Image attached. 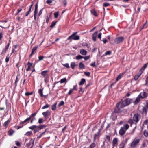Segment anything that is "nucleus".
Listing matches in <instances>:
<instances>
[{"mask_svg":"<svg viewBox=\"0 0 148 148\" xmlns=\"http://www.w3.org/2000/svg\"><path fill=\"white\" fill-rule=\"evenodd\" d=\"M123 74L122 73H121L119 74L118 75L117 77H116V82H117L119 81L121 78L123 77Z\"/></svg>","mask_w":148,"mask_h":148,"instance_id":"33","label":"nucleus"},{"mask_svg":"<svg viewBox=\"0 0 148 148\" xmlns=\"http://www.w3.org/2000/svg\"><path fill=\"white\" fill-rule=\"evenodd\" d=\"M140 140L139 139L134 140L131 143L130 146L132 148H135L139 143Z\"/></svg>","mask_w":148,"mask_h":148,"instance_id":"6","label":"nucleus"},{"mask_svg":"<svg viewBox=\"0 0 148 148\" xmlns=\"http://www.w3.org/2000/svg\"><path fill=\"white\" fill-rule=\"evenodd\" d=\"M79 67L80 69H84L85 68L84 64L81 62L79 63Z\"/></svg>","mask_w":148,"mask_h":148,"instance_id":"34","label":"nucleus"},{"mask_svg":"<svg viewBox=\"0 0 148 148\" xmlns=\"http://www.w3.org/2000/svg\"><path fill=\"white\" fill-rule=\"evenodd\" d=\"M33 116V115H30L29 117H28L27 118L25 119L24 121H21L20 123V124H24L25 123H29V121L31 120V119H32V116Z\"/></svg>","mask_w":148,"mask_h":148,"instance_id":"8","label":"nucleus"},{"mask_svg":"<svg viewBox=\"0 0 148 148\" xmlns=\"http://www.w3.org/2000/svg\"><path fill=\"white\" fill-rule=\"evenodd\" d=\"M147 109H148V102H147L146 103L145 107H143L142 109V113L145 114V115H147Z\"/></svg>","mask_w":148,"mask_h":148,"instance_id":"11","label":"nucleus"},{"mask_svg":"<svg viewBox=\"0 0 148 148\" xmlns=\"http://www.w3.org/2000/svg\"><path fill=\"white\" fill-rule=\"evenodd\" d=\"M11 42V41L10 40H9V41L8 43L7 44V45L5 46V48H4L1 53V54H4L8 50L9 45H10V43Z\"/></svg>","mask_w":148,"mask_h":148,"instance_id":"10","label":"nucleus"},{"mask_svg":"<svg viewBox=\"0 0 148 148\" xmlns=\"http://www.w3.org/2000/svg\"><path fill=\"white\" fill-rule=\"evenodd\" d=\"M57 22V21H52L51 23V24L50 26V27L51 28H53V27L56 25Z\"/></svg>","mask_w":148,"mask_h":148,"instance_id":"39","label":"nucleus"},{"mask_svg":"<svg viewBox=\"0 0 148 148\" xmlns=\"http://www.w3.org/2000/svg\"><path fill=\"white\" fill-rule=\"evenodd\" d=\"M33 94V92H27L25 93V95L26 96H29V95H32Z\"/></svg>","mask_w":148,"mask_h":148,"instance_id":"62","label":"nucleus"},{"mask_svg":"<svg viewBox=\"0 0 148 148\" xmlns=\"http://www.w3.org/2000/svg\"><path fill=\"white\" fill-rule=\"evenodd\" d=\"M83 58V56L80 55H78L76 57V59L77 60H80Z\"/></svg>","mask_w":148,"mask_h":148,"instance_id":"43","label":"nucleus"},{"mask_svg":"<svg viewBox=\"0 0 148 148\" xmlns=\"http://www.w3.org/2000/svg\"><path fill=\"white\" fill-rule=\"evenodd\" d=\"M45 121V120H43V119L40 118H39L38 119V123L40 124H41L42 123Z\"/></svg>","mask_w":148,"mask_h":148,"instance_id":"42","label":"nucleus"},{"mask_svg":"<svg viewBox=\"0 0 148 148\" xmlns=\"http://www.w3.org/2000/svg\"><path fill=\"white\" fill-rule=\"evenodd\" d=\"M145 83L144 84L145 86H148V76L146 78V80L145 81Z\"/></svg>","mask_w":148,"mask_h":148,"instance_id":"48","label":"nucleus"},{"mask_svg":"<svg viewBox=\"0 0 148 148\" xmlns=\"http://www.w3.org/2000/svg\"><path fill=\"white\" fill-rule=\"evenodd\" d=\"M50 106L48 104H46L45 106L42 107V109H45L49 107Z\"/></svg>","mask_w":148,"mask_h":148,"instance_id":"49","label":"nucleus"},{"mask_svg":"<svg viewBox=\"0 0 148 148\" xmlns=\"http://www.w3.org/2000/svg\"><path fill=\"white\" fill-rule=\"evenodd\" d=\"M20 76V74H18L16 76V80L14 83L15 87H16L17 85V83L19 81V79L18 78V76Z\"/></svg>","mask_w":148,"mask_h":148,"instance_id":"30","label":"nucleus"},{"mask_svg":"<svg viewBox=\"0 0 148 148\" xmlns=\"http://www.w3.org/2000/svg\"><path fill=\"white\" fill-rule=\"evenodd\" d=\"M14 132V130L12 129H11L8 131V135L10 136H11L13 134Z\"/></svg>","mask_w":148,"mask_h":148,"instance_id":"37","label":"nucleus"},{"mask_svg":"<svg viewBox=\"0 0 148 148\" xmlns=\"http://www.w3.org/2000/svg\"><path fill=\"white\" fill-rule=\"evenodd\" d=\"M84 74L86 75L87 76L89 77L90 76V72H84Z\"/></svg>","mask_w":148,"mask_h":148,"instance_id":"54","label":"nucleus"},{"mask_svg":"<svg viewBox=\"0 0 148 148\" xmlns=\"http://www.w3.org/2000/svg\"><path fill=\"white\" fill-rule=\"evenodd\" d=\"M38 93L40 94L41 97H45V96L43 94V89H40L38 91Z\"/></svg>","mask_w":148,"mask_h":148,"instance_id":"25","label":"nucleus"},{"mask_svg":"<svg viewBox=\"0 0 148 148\" xmlns=\"http://www.w3.org/2000/svg\"><path fill=\"white\" fill-rule=\"evenodd\" d=\"M46 126L45 125H40L39 126H37V129L38 130H40L43 128H45Z\"/></svg>","mask_w":148,"mask_h":148,"instance_id":"29","label":"nucleus"},{"mask_svg":"<svg viewBox=\"0 0 148 148\" xmlns=\"http://www.w3.org/2000/svg\"><path fill=\"white\" fill-rule=\"evenodd\" d=\"M142 74L141 73H139V72L137 74L135 75L134 76V80L135 81L137 80L139 78L140 76Z\"/></svg>","mask_w":148,"mask_h":148,"instance_id":"21","label":"nucleus"},{"mask_svg":"<svg viewBox=\"0 0 148 148\" xmlns=\"http://www.w3.org/2000/svg\"><path fill=\"white\" fill-rule=\"evenodd\" d=\"M64 101H62L59 103L58 104V106H63L64 104Z\"/></svg>","mask_w":148,"mask_h":148,"instance_id":"61","label":"nucleus"},{"mask_svg":"<svg viewBox=\"0 0 148 148\" xmlns=\"http://www.w3.org/2000/svg\"><path fill=\"white\" fill-rule=\"evenodd\" d=\"M38 47V46L37 45H36L33 47L31 53L29 56V58H31L32 57V56L34 54V53L37 49Z\"/></svg>","mask_w":148,"mask_h":148,"instance_id":"18","label":"nucleus"},{"mask_svg":"<svg viewBox=\"0 0 148 148\" xmlns=\"http://www.w3.org/2000/svg\"><path fill=\"white\" fill-rule=\"evenodd\" d=\"M11 121V119H9L7 121H5L3 123V125L4 127H7V126L8 125Z\"/></svg>","mask_w":148,"mask_h":148,"instance_id":"24","label":"nucleus"},{"mask_svg":"<svg viewBox=\"0 0 148 148\" xmlns=\"http://www.w3.org/2000/svg\"><path fill=\"white\" fill-rule=\"evenodd\" d=\"M77 85H74L73 86V88L72 89H70L69 90V92L68 93V94H67L68 95H71L74 90L76 91V90H77Z\"/></svg>","mask_w":148,"mask_h":148,"instance_id":"12","label":"nucleus"},{"mask_svg":"<svg viewBox=\"0 0 148 148\" xmlns=\"http://www.w3.org/2000/svg\"><path fill=\"white\" fill-rule=\"evenodd\" d=\"M38 58L39 59L38 60V61H39L42 60L44 58V57L42 56H39Z\"/></svg>","mask_w":148,"mask_h":148,"instance_id":"59","label":"nucleus"},{"mask_svg":"<svg viewBox=\"0 0 148 148\" xmlns=\"http://www.w3.org/2000/svg\"><path fill=\"white\" fill-rule=\"evenodd\" d=\"M32 63H30L29 62L27 63V65L28 67L26 69V70L27 71H28L30 69L31 67L32 66Z\"/></svg>","mask_w":148,"mask_h":148,"instance_id":"27","label":"nucleus"},{"mask_svg":"<svg viewBox=\"0 0 148 148\" xmlns=\"http://www.w3.org/2000/svg\"><path fill=\"white\" fill-rule=\"evenodd\" d=\"M111 51H106L105 53V55H110L111 53Z\"/></svg>","mask_w":148,"mask_h":148,"instance_id":"57","label":"nucleus"},{"mask_svg":"<svg viewBox=\"0 0 148 148\" xmlns=\"http://www.w3.org/2000/svg\"><path fill=\"white\" fill-rule=\"evenodd\" d=\"M129 126L128 124H126L123 127H121L119 131V134L121 136L123 135L125 133L126 131L129 128Z\"/></svg>","mask_w":148,"mask_h":148,"instance_id":"2","label":"nucleus"},{"mask_svg":"<svg viewBox=\"0 0 148 148\" xmlns=\"http://www.w3.org/2000/svg\"><path fill=\"white\" fill-rule=\"evenodd\" d=\"M106 138L107 140L110 142V136L108 135H106Z\"/></svg>","mask_w":148,"mask_h":148,"instance_id":"46","label":"nucleus"},{"mask_svg":"<svg viewBox=\"0 0 148 148\" xmlns=\"http://www.w3.org/2000/svg\"><path fill=\"white\" fill-rule=\"evenodd\" d=\"M45 130L44 132L41 133L38 136V138H40L42 136L43 134L45 132Z\"/></svg>","mask_w":148,"mask_h":148,"instance_id":"58","label":"nucleus"},{"mask_svg":"<svg viewBox=\"0 0 148 148\" xmlns=\"http://www.w3.org/2000/svg\"><path fill=\"white\" fill-rule=\"evenodd\" d=\"M128 123L129 124H130L131 125L134 123L135 124V122L134 121V119H130L128 121Z\"/></svg>","mask_w":148,"mask_h":148,"instance_id":"45","label":"nucleus"},{"mask_svg":"<svg viewBox=\"0 0 148 148\" xmlns=\"http://www.w3.org/2000/svg\"><path fill=\"white\" fill-rule=\"evenodd\" d=\"M32 134V132L28 131L25 134V135L27 136H30Z\"/></svg>","mask_w":148,"mask_h":148,"instance_id":"52","label":"nucleus"},{"mask_svg":"<svg viewBox=\"0 0 148 148\" xmlns=\"http://www.w3.org/2000/svg\"><path fill=\"white\" fill-rule=\"evenodd\" d=\"M59 13L58 12H56L54 13V17L56 18H58V16Z\"/></svg>","mask_w":148,"mask_h":148,"instance_id":"63","label":"nucleus"},{"mask_svg":"<svg viewBox=\"0 0 148 148\" xmlns=\"http://www.w3.org/2000/svg\"><path fill=\"white\" fill-rule=\"evenodd\" d=\"M53 0H47L46 1V3L48 4H50L52 2Z\"/></svg>","mask_w":148,"mask_h":148,"instance_id":"64","label":"nucleus"},{"mask_svg":"<svg viewBox=\"0 0 148 148\" xmlns=\"http://www.w3.org/2000/svg\"><path fill=\"white\" fill-rule=\"evenodd\" d=\"M48 72V71L47 70H45L42 71L40 73L41 75L42 76H43V77H45V76L47 75Z\"/></svg>","mask_w":148,"mask_h":148,"instance_id":"31","label":"nucleus"},{"mask_svg":"<svg viewBox=\"0 0 148 148\" xmlns=\"http://www.w3.org/2000/svg\"><path fill=\"white\" fill-rule=\"evenodd\" d=\"M80 53L83 55H85L87 53V52L84 49H81L80 50Z\"/></svg>","mask_w":148,"mask_h":148,"instance_id":"26","label":"nucleus"},{"mask_svg":"<svg viewBox=\"0 0 148 148\" xmlns=\"http://www.w3.org/2000/svg\"><path fill=\"white\" fill-rule=\"evenodd\" d=\"M95 144L93 143L90 145V148H93L95 146Z\"/></svg>","mask_w":148,"mask_h":148,"instance_id":"60","label":"nucleus"},{"mask_svg":"<svg viewBox=\"0 0 148 148\" xmlns=\"http://www.w3.org/2000/svg\"><path fill=\"white\" fill-rule=\"evenodd\" d=\"M125 144L123 143L120 144L119 145V148H124Z\"/></svg>","mask_w":148,"mask_h":148,"instance_id":"56","label":"nucleus"},{"mask_svg":"<svg viewBox=\"0 0 148 148\" xmlns=\"http://www.w3.org/2000/svg\"><path fill=\"white\" fill-rule=\"evenodd\" d=\"M143 134L145 137H148V131L147 130H145L143 132Z\"/></svg>","mask_w":148,"mask_h":148,"instance_id":"38","label":"nucleus"},{"mask_svg":"<svg viewBox=\"0 0 148 148\" xmlns=\"http://www.w3.org/2000/svg\"><path fill=\"white\" fill-rule=\"evenodd\" d=\"M70 65H71V68L73 69H74V68H75V67L76 66L75 63L74 62H71V63Z\"/></svg>","mask_w":148,"mask_h":148,"instance_id":"40","label":"nucleus"},{"mask_svg":"<svg viewBox=\"0 0 148 148\" xmlns=\"http://www.w3.org/2000/svg\"><path fill=\"white\" fill-rule=\"evenodd\" d=\"M62 64L67 68H69L70 67L68 63H66L65 64Z\"/></svg>","mask_w":148,"mask_h":148,"instance_id":"53","label":"nucleus"},{"mask_svg":"<svg viewBox=\"0 0 148 148\" xmlns=\"http://www.w3.org/2000/svg\"><path fill=\"white\" fill-rule=\"evenodd\" d=\"M124 40L123 37H119L115 38L114 40L115 43L118 44L122 42Z\"/></svg>","mask_w":148,"mask_h":148,"instance_id":"7","label":"nucleus"},{"mask_svg":"<svg viewBox=\"0 0 148 148\" xmlns=\"http://www.w3.org/2000/svg\"><path fill=\"white\" fill-rule=\"evenodd\" d=\"M57 104V103H56L55 104L53 105L52 106V110H56V105Z\"/></svg>","mask_w":148,"mask_h":148,"instance_id":"44","label":"nucleus"},{"mask_svg":"<svg viewBox=\"0 0 148 148\" xmlns=\"http://www.w3.org/2000/svg\"><path fill=\"white\" fill-rule=\"evenodd\" d=\"M118 140L116 138H113L112 141V145L113 147L116 146L118 145Z\"/></svg>","mask_w":148,"mask_h":148,"instance_id":"14","label":"nucleus"},{"mask_svg":"<svg viewBox=\"0 0 148 148\" xmlns=\"http://www.w3.org/2000/svg\"><path fill=\"white\" fill-rule=\"evenodd\" d=\"M58 82H60L61 84L64 83H66L67 82V79L66 78H64L61 79L60 81L57 82V83Z\"/></svg>","mask_w":148,"mask_h":148,"instance_id":"32","label":"nucleus"},{"mask_svg":"<svg viewBox=\"0 0 148 148\" xmlns=\"http://www.w3.org/2000/svg\"><path fill=\"white\" fill-rule=\"evenodd\" d=\"M42 115L44 117L45 120H46L49 117V116L50 115V113L48 110L46 112H43L42 113Z\"/></svg>","mask_w":148,"mask_h":148,"instance_id":"9","label":"nucleus"},{"mask_svg":"<svg viewBox=\"0 0 148 148\" xmlns=\"http://www.w3.org/2000/svg\"><path fill=\"white\" fill-rule=\"evenodd\" d=\"M86 82V80L85 79L82 78L81 79V81L79 83V85H82L85 82Z\"/></svg>","mask_w":148,"mask_h":148,"instance_id":"36","label":"nucleus"},{"mask_svg":"<svg viewBox=\"0 0 148 148\" xmlns=\"http://www.w3.org/2000/svg\"><path fill=\"white\" fill-rule=\"evenodd\" d=\"M120 105L119 103H117L116 105V107L114 110V112L116 113H119L121 112L122 110L121 109V108L120 107Z\"/></svg>","mask_w":148,"mask_h":148,"instance_id":"5","label":"nucleus"},{"mask_svg":"<svg viewBox=\"0 0 148 148\" xmlns=\"http://www.w3.org/2000/svg\"><path fill=\"white\" fill-rule=\"evenodd\" d=\"M91 13L95 16H97L98 14L95 9H93L90 10Z\"/></svg>","mask_w":148,"mask_h":148,"instance_id":"23","label":"nucleus"},{"mask_svg":"<svg viewBox=\"0 0 148 148\" xmlns=\"http://www.w3.org/2000/svg\"><path fill=\"white\" fill-rule=\"evenodd\" d=\"M100 130H99L98 132L97 133L95 134L94 135V137H93V140H94V142L96 141L97 137H99L100 136Z\"/></svg>","mask_w":148,"mask_h":148,"instance_id":"20","label":"nucleus"},{"mask_svg":"<svg viewBox=\"0 0 148 148\" xmlns=\"http://www.w3.org/2000/svg\"><path fill=\"white\" fill-rule=\"evenodd\" d=\"M139 95H140V98L144 99L148 96V94L145 92H143L140 93Z\"/></svg>","mask_w":148,"mask_h":148,"instance_id":"13","label":"nucleus"},{"mask_svg":"<svg viewBox=\"0 0 148 148\" xmlns=\"http://www.w3.org/2000/svg\"><path fill=\"white\" fill-rule=\"evenodd\" d=\"M34 140H33L32 141L31 140L29 143H27V145L28 147H29L31 145L30 148H32L34 144Z\"/></svg>","mask_w":148,"mask_h":148,"instance_id":"22","label":"nucleus"},{"mask_svg":"<svg viewBox=\"0 0 148 148\" xmlns=\"http://www.w3.org/2000/svg\"><path fill=\"white\" fill-rule=\"evenodd\" d=\"M133 101V100L132 99L127 98L124 100L122 99H121L119 103L120 105V107L124 108L130 105Z\"/></svg>","mask_w":148,"mask_h":148,"instance_id":"1","label":"nucleus"},{"mask_svg":"<svg viewBox=\"0 0 148 148\" xmlns=\"http://www.w3.org/2000/svg\"><path fill=\"white\" fill-rule=\"evenodd\" d=\"M31 10L29 9L28 10L26 13H25V16H27L29 15L31 11Z\"/></svg>","mask_w":148,"mask_h":148,"instance_id":"50","label":"nucleus"},{"mask_svg":"<svg viewBox=\"0 0 148 148\" xmlns=\"http://www.w3.org/2000/svg\"><path fill=\"white\" fill-rule=\"evenodd\" d=\"M147 21L146 20L145 23L143 25L142 28V29L143 28H147Z\"/></svg>","mask_w":148,"mask_h":148,"instance_id":"47","label":"nucleus"},{"mask_svg":"<svg viewBox=\"0 0 148 148\" xmlns=\"http://www.w3.org/2000/svg\"><path fill=\"white\" fill-rule=\"evenodd\" d=\"M23 7V6H22L17 10V12L15 14V15L16 16L18 15L19 13L22 11Z\"/></svg>","mask_w":148,"mask_h":148,"instance_id":"28","label":"nucleus"},{"mask_svg":"<svg viewBox=\"0 0 148 148\" xmlns=\"http://www.w3.org/2000/svg\"><path fill=\"white\" fill-rule=\"evenodd\" d=\"M98 34V32L96 31L92 35V39L93 41L95 42L96 40V38Z\"/></svg>","mask_w":148,"mask_h":148,"instance_id":"19","label":"nucleus"},{"mask_svg":"<svg viewBox=\"0 0 148 148\" xmlns=\"http://www.w3.org/2000/svg\"><path fill=\"white\" fill-rule=\"evenodd\" d=\"M141 118V116L138 113H136L134 115L133 119L135 122V124H136L139 122Z\"/></svg>","mask_w":148,"mask_h":148,"instance_id":"4","label":"nucleus"},{"mask_svg":"<svg viewBox=\"0 0 148 148\" xmlns=\"http://www.w3.org/2000/svg\"><path fill=\"white\" fill-rule=\"evenodd\" d=\"M37 112L34 113H32V114H31L30 115H33V116H32V119H31L30 120V123H32L33 121L35 120H36V118L35 117V116L37 114Z\"/></svg>","mask_w":148,"mask_h":148,"instance_id":"16","label":"nucleus"},{"mask_svg":"<svg viewBox=\"0 0 148 148\" xmlns=\"http://www.w3.org/2000/svg\"><path fill=\"white\" fill-rule=\"evenodd\" d=\"M38 2H37L35 5L34 13H38Z\"/></svg>","mask_w":148,"mask_h":148,"instance_id":"35","label":"nucleus"},{"mask_svg":"<svg viewBox=\"0 0 148 148\" xmlns=\"http://www.w3.org/2000/svg\"><path fill=\"white\" fill-rule=\"evenodd\" d=\"M77 32H75L71 35L69 37L67 38V40H70V41L72 40H78L80 39V37L79 36L76 35Z\"/></svg>","mask_w":148,"mask_h":148,"instance_id":"3","label":"nucleus"},{"mask_svg":"<svg viewBox=\"0 0 148 148\" xmlns=\"http://www.w3.org/2000/svg\"><path fill=\"white\" fill-rule=\"evenodd\" d=\"M140 95H138L136 97V99L133 102L134 104V105L138 104L140 101Z\"/></svg>","mask_w":148,"mask_h":148,"instance_id":"17","label":"nucleus"},{"mask_svg":"<svg viewBox=\"0 0 148 148\" xmlns=\"http://www.w3.org/2000/svg\"><path fill=\"white\" fill-rule=\"evenodd\" d=\"M148 65V63H146L144 64V66H142L140 70H139V72L140 73L142 74L143 71H144L145 69L147 67V66Z\"/></svg>","mask_w":148,"mask_h":148,"instance_id":"15","label":"nucleus"},{"mask_svg":"<svg viewBox=\"0 0 148 148\" xmlns=\"http://www.w3.org/2000/svg\"><path fill=\"white\" fill-rule=\"evenodd\" d=\"M110 5V4L108 3H105L103 4V6L104 7H106Z\"/></svg>","mask_w":148,"mask_h":148,"instance_id":"51","label":"nucleus"},{"mask_svg":"<svg viewBox=\"0 0 148 148\" xmlns=\"http://www.w3.org/2000/svg\"><path fill=\"white\" fill-rule=\"evenodd\" d=\"M37 126H36V125H32L31 126H30L29 127V129L30 130H34L35 128H36V127H37Z\"/></svg>","mask_w":148,"mask_h":148,"instance_id":"41","label":"nucleus"},{"mask_svg":"<svg viewBox=\"0 0 148 148\" xmlns=\"http://www.w3.org/2000/svg\"><path fill=\"white\" fill-rule=\"evenodd\" d=\"M82 45L83 47L86 46L87 47V48H89L88 45L87 43L85 42H83L82 44Z\"/></svg>","mask_w":148,"mask_h":148,"instance_id":"55","label":"nucleus"}]
</instances>
